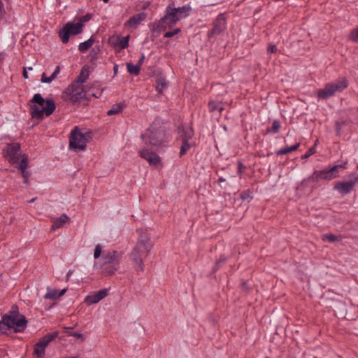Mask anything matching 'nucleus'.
I'll use <instances>...</instances> for the list:
<instances>
[{"label":"nucleus","instance_id":"nucleus-34","mask_svg":"<svg viewBox=\"0 0 358 358\" xmlns=\"http://www.w3.org/2000/svg\"><path fill=\"white\" fill-rule=\"evenodd\" d=\"M208 106L210 112H214L215 110H219L220 112H221L223 109V108L219 103H217L216 101H210L208 103Z\"/></svg>","mask_w":358,"mask_h":358},{"label":"nucleus","instance_id":"nucleus-44","mask_svg":"<svg viewBox=\"0 0 358 358\" xmlns=\"http://www.w3.org/2000/svg\"><path fill=\"white\" fill-rule=\"evenodd\" d=\"M6 13L3 3L1 0H0V18H2Z\"/></svg>","mask_w":358,"mask_h":358},{"label":"nucleus","instance_id":"nucleus-50","mask_svg":"<svg viewBox=\"0 0 358 358\" xmlns=\"http://www.w3.org/2000/svg\"><path fill=\"white\" fill-rule=\"evenodd\" d=\"M242 166V164L241 162L238 163V166H239V171H238V173H241V167Z\"/></svg>","mask_w":358,"mask_h":358},{"label":"nucleus","instance_id":"nucleus-18","mask_svg":"<svg viewBox=\"0 0 358 358\" xmlns=\"http://www.w3.org/2000/svg\"><path fill=\"white\" fill-rule=\"evenodd\" d=\"M357 180H350L347 182H338L334 185V189L342 195H346L352 192L355 186Z\"/></svg>","mask_w":358,"mask_h":358},{"label":"nucleus","instance_id":"nucleus-43","mask_svg":"<svg viewBox=\"0 0 358 358\" xmlns=\"http://www.w3.org/2000/svg\"><path fill=\"white\" fill-rule=\"evenodd\" d=\"M267 50L268 53H275L277 52V46L274 44H268Z\"/></svg>","mask_w":358,"mask_h":358},{"label":"nucleus","instance_id":"nucleus-24","mask_svg":"<svg viewBox=\"0 0 358 358\" xmlns=\"http://www.w3.org/2000/svg\"><path fill=\"white\" fill-rule=\"evenodd\" d=\"M95 41V38L93 36H91L88 40L82 42L78 45V50L80 52H85L87 50H89L93 45Z\"/></svg>","mask_w":358,"mask_h":358},{"label":"nucleus","instance_id":"nucleus-26","mask_svg":"<svg viewBox=\"0 0 358 358\" xmlns=\"http://www.w3.org/2000/svg\"><path fill=\"white\" fill-rule=\"evenodd\" d=\"M168 87V83L164 77H159L156 81V90L159 93H162L164 90Z\"/></svg>","mask_w":358,"mask_h":358},{"label":"nucleus","instance_id":"nucleus-12","mask_svg":"<svg viewBox=\"0 0 358 358\" xmlns=\"http://www.w3.org/2000/svg\"><path fill=\"white\" fill-rule=\"evenodd\" d=\"M20 145L18 143H9L3 150V155L10 164H17L20 161Z\"/></svg>","mask_w":358,"mask_h":358},{"label":"nucleus","instance_id":"nucleus-8","mask_svg":"<svg viewBox=\"0 0 358 358\" xmlns=\"http://www.w3.org/2000/svg\"><path fill=\"white\" fill-rule=\"evenodd\" d=\"M340 165L334 166L329 169H324L322 171H315L311 176H310L306 180L312 181L313 182H318L322 180H331L338 176L337 170Z\"/></svg>","mask_w":358,"mask_h":358},{"label":"nucleus","instance_id":"nucleus-51","mask_svg":"<svg viewBox=\"0 0 358 358\" xmlns=\"http://www.w3.org/2000/svg\"><path fill=\"white\" fill-rule=\"evenodd\" d=\"M35 200H36V198H33L32 199H31V200H30V201H29L28 202H29V203H32V202H34Z\"/></svg>","mask_w":358,"mask_h":358},{"label":"nucleus","instance_id":"nucleus-13","mask_svg":"<svg viewBox=\"0 0 358 358\" xmlns=\"http://www.w3.org/2000/svg\"><path fill=\"white\" fill-rule=\"evenodd\" d=\"M57 336V333L56 332L52 334H47L41 338L38 342L36 343L34 346V353L37 355V357H42L44 355L45 348Z\"/></svg>","mask_w":358,"mask_h":358},{"label":"nucleus","instance_id":"nucleus-29","mask_svg":"<svg viewBox=\"0 0 358 358\" xmlns=\"http://www.w3.org/2000/svg\"><path fill=\"white\" fill-rule=\"evenodd\" d=\"M189 141H182V145L180 149L179 155L181 157L185 155L187 152L191 148L192 144L189 142Z\"/></svg>","mask_w":358,"mask_h":358},{"label":"nucleus","instance_id":"nucleus-33","mask_svg":"<svg viewBox=\"0 0 358 358\" xmlns=\"http://www.w3.org/2000/svg\"><path fill=\"white\" fill-rule=\"evenodd\" d=\"M348 38L352 42L358 43V26L350 31Z\"/></svg>","mask_w":358,"mask_h":358},{"label":"nucleus","instance_id":"nucleus-42","mask_svg":"<svg viewBox=\"0 0 358 358\" xmlns=\"http://www.w3.org/2000/svg\"><path fill=\"white\" fill-rule=\"evenodd\" d=\"M6 324L3 322V317L2 316V320L0 321V334H3L6 332Z\"/></svg>","mask_w":358,"mask_h":358},{"label":"nucleus","instance_id":"nucleus-41","mask_svg":"<svg viewBox=\"0 0 358 358\" xmlns=\"http://www.w3.org/2000/svg\"><path fill=\"white\" fill-rule=\"evenodd\" d=\"M22 178L24 179L23 182L24 183L27 184L28 182V180L29 178V173L27 171V169L24 170H20Z\"/></svg>","mask_w":358,"mask_h":358},{"label":"nucleus","instance_id":"nucleus-31","mask_svg":"<svg viewBox=\"0 0 358 358\" xmlns=\"http://www.w3.org/2000/svg\"><path fill=\"white\" fill-rule=\"evenodd\" d=\"M123 109V106L121 103L115 104L112 106V108L107 111L108 115H113L115 114H117L120 113Z\"/></svg>","mask_w":358,"mask_h":358},{"label":"nucleus","instance_id":"nucleus-19","mask_svg":"<svg viewBox=\"0 0 358 358\" xmlns=\"http://www.w3.org/2000/svg\"><path fill=\"white\" fill-rule=\"evenodd\" d=\"M147 15V13L145 12L134 15L124 22V25L125 27L136 29L143 21L145 20Z\"/></svg>","mask_w":358,"mask_h":358},{"label":"nucleus","instance_id":"nucleus-17","mask_svg":"<svg viewBox=\"0 0 358 358\" xmlns=\"http://www.w3.org/2000/svg\"><path fill=\"white\" fill-rule=\"evenodd\" d=\"M139 155L142 158L147 160L150 165L156 166L160 163V157L159 155L149 149H142L139 152Z\"/></svg>","mask_w":358,"mask_h":358},{"label":"nucleus","instance_id":"nucleus-47","mask_svg":"<svg viewBox=\"0 0 358 358\" xmlns=\"http://www.w3.org/2000/svg\"><path fill=\"white\" fill-rule=\"evenodd\" d=\"M22 76H23L24 79H27L28 78V73L27 72L26 69H24L23 73H22Z\"/></svg>","mask_w":358,"mask_h":358},{"label":"nucleus","instance_id":"nucleus-7","mask_svg":"<svg viewBox=\"0 0 358 358\" xmlns=\"http://www.w3.org/2000/svg\"><path fill=\"white\" fill-rule=\"evenodd\" d=\"M87 138L78 127L73 128L69 136V147L74 150H84L87 146Z\"/></svg>","mask_w":358,"mask_h":358},{"label":"nucleus","instance_id":"nucleus-53","mask_svg":"<svg viewBox=\"0 0 358 358\" xmlns=\"http://www.w3.org/2000/svg\"><path fill=\"white\" fill-rule=\"evenodd\" d=\"M28 69L31 71L33 69V68L32 67H29Z\"/></svg>","mask_w":358,"mask_h":358},{"label":"nucleus","instance_id":"nucleus-9","mask_svg":"<svg viewBox=\"0 0 358 358\" xmlns=\"http://www.w3.org/2000/svg\"><path fill=\"white\" fill-rule=\"evenodd\" d=\"M83 25L81 23H73L68 22L62 29L59 30L58 34L63 43H67L69 41L71 35H78L83 32Z\"/></svg>","mask_w":358,"mask_h":358},{"label":"nucleus","instance_id":"nucleus-49","mask_svg":"<svg viewBox=\"0 0 358 358\" xmlns=\"http://www.w3.org/2000/svg\"><path fill=\"white\" fill-rule=\"evenodd\" d=\"M225 181V179L220 177L219 179H218V182L220 183V182H224Z\"/></svg>","mask_w":358,"mask_h":358},{"label":"nucleus","instance_id":"nucleus-37","mask_svg":"<svg viewBox=\"0 0 358 358\" xmlns=\"http://www.w3.org/2000/svg\"><path fill=\"white\" fill-rule=\"evenodd\" d=\"M92 18V15L90 13H87L86 15L80 17L78 20V23H81L83 27H84L85 23L89 22Z\"/></svg>","mask_w":358,"mask_h":358},{"label":"nucleus","instance_id":"nucleus-1","mask_svg":"<svg viewBox=\"0 0 358 358\" xmlns=\"http://www.w3.org/2000/svg\"><path fill=\"white\" fill-rule=\"evenodd\" d=\"M152 247L153 244L148 234L141 231L136 246L129 255L131 260L135 264V270L137 273L144 271L143 259L150 254Z\"/></svg>","mask_w":358,"mask_h":358},{"label":"nucleus","instance_id":"nucleus-15","mask_svg":"<svg viewBox=\"0 0 358 358\" xmlns=\"http://www.w3.org/2000/svg\"><path fill=\"white\" fill-rule=\"evenodd\" d=\"M130 36L121 38L119 36H112L109 38L108 43L117 51H121L129 46V41Z\"/></svg>","mask_w":358,"mask_h":358},{"label":"nucleus","instance_id":"nucleus-21","mask_svg":"<svg viewBox=\"0 0 358 358\" xmlns=\"http://www.w3.org/2000/svg\"><path fill=\"white\" fill-rule=\"evenodd\" d=\"M66 292V289H63L61 291H58L55 289H51L50 287L47 288V292L44 295V298L45 299H57L59 298L60 296H63Z\"/></svg>","mask_w":358,"mask_h":358},{"label":"nucleus","instance_id":"nucleus-11","mask_svg":"<svg viewBox=\"0 0 358 358\" xmlns=\"http://www.w3.org/2000/svg\"><path fill=\"white\" fill-rule=\"evenodd\" d=\"M142 136L145 143L152 145H159L164 141L165 134L162 129L156 130L150 128Z\"/></svg>","mask_w":358,"mask_h":358},{"label":"nucleus","instance_id":"nucleus-45","mask_svg":"<svg viewBox=\"0 0 358 358\" xmlns=\"http://www.w3.org/2000/svg\"><path fill=\"white\" fill-rule=\"evenodd\" d=\"M73 336H74L75 338H82L83 340H84V338H83V334H80V333H78V332H75L72 334Z\"/></svg>","mask_w":358,"mask_h":358},{"label":"nucleus","instance_id":"nucleus-32","mask_svg":"<svg viewBox=\"0 0 358 358\" xmlns=\"http://www.w3.org/2000/svg\"><path fill=\"white\" fill-rule=\"evenodd\" d=\"M88 76V71L83 69L74 83H80V85H83V84L87 80Z\"/></svg>","mask_w":358,"mask_h":358},{"label":"nucleus","instance_id":"nucleus-20","mask_svg":"<svg viewBox=\"0 0 358 358\" xmlns=\"http://www.w3.org/2000/svg\"><path fill=\"white\" fill-rule=\"evenodd\" d=\"M50 220L52 222L51 229L55 230L62 227L66 222H69L70 217L64 213L59 217H52Z\"/></svg>","mask_w":358,"mask_h":358},{"label":"nucleus","instance_id":"nucleus-35","mask_svg":"<svg viewBox=\"0 0 358 358\" xmlns=\"http://www.w3.org/2000/svg\"><path fill=\"white\" fill-rule=\"evenodd\" d=\"M280 128V123L278 120H274L272 127L268 129L267 132L277 133Z\"/></svg>","mask_w":358,"mask_h":358},{"label":"nucleus","instance_id":"nucleus-23","mask_svg":"<svg viewBox=\"0 0 358 358\" xmlns=\"http://www.w3.org/2000/svg\"><path fill=\"white\" fill-rule=\"evenodd\" d=\"M180 134L182 141H189L194 136V131L190 127H182L180 129Z\"/></svg>","mask_w":358,"mask_h":358},{"label":"nucleus","instance_id":"nucleus-3","mask_svg":"<svg viewBox=\"0 0 358 358\" xmlns=\"http://www.w3.org/2000/svg\"><path fill=\"white\" fill-rule=\"evenodd\" d=\"M3 317L6 327L13 329L15 332H22L27 327V320L25 316L20 314L16 306H13L8 313Z\"/></svg>","mask_w":358,"mask_h":358},{"label":"nucleus","instance_id":"nucleus-38","mask_svg":"<svg viewBox=\"0 0 358 358\" xmlns=\"http://www.w3.org/2000/svg\"><path fill=\"white\" fill-rule=\"evenodd\" d=\"M180 31H181V30L180 28H176L172 31H166L164 34V37L171 38V37L174 36L175 35L179 34Z\"/></svg>","mask_w":358,"mask_h":358},{"label":"nucleus","instance_id":"nucleus-36","mask_svg":"<svg viewBox=\"0 0 358 358\" xmlns=\"http://www.w3.org/2000/svg\"><path fill=\"white\" fill-rule=\"evenodd\" d=\"M28 167V157L26 155L22 156L21 162L19 165L20 170L27 169Z\"/></svg>","mask_w":358,"mask_h":358},{"label":"nucleus","instance_id":"nucleus-2","mask_svg":"<svg viewBox=\"0 0 358 358\" xmlns=\"http://www.w3.org/2000/svg\"><path fill=\"white\" fill-rule=\"evenodd\" d=\"M33 103L30 112L33 118L41 120L44 115L48 117L55 110V103L52 99H45L41 94H35L30 100Z\"/></svg>","mask_w":358,"mask_h":358},{"label":"nucleus","instance_id":"nucleus-40","mask_svg":"<svg viewBox=\"0 0 358 358\" xmlns=\"http://www.w3.org/2000/svg\"><path fill=\"white\" fill-rule=\"evenodd\" d=\"M315 145L310 148L308 151L301 156V158L302 159H307L309 157H310L311 155H313V154L315 153Z\"/></svg>","mask_w":358,"mask_h":358},{"label":"nucleus","instance_id":"nucleus-6","mask_svg":"<svg viewBox=\"0 0 358 358\" xmlns=\"http://www.w3.org/2000/svg\"><path fill=\"white\" fill-rule=\"evenodd\" d=\"M182 18L178 16L177 10L173 9L171 6H168L166 8L164 16L158 22L157 27L161 30H166L173 27L177 22Z\"/></svg>","mask_w":358,"mask_h":358},{"label":"nucleus","instance_id":"nucleus-25","mask_svg":"<svg viewBox=\"0 0 358 358\" xmlns=\"http://www.w3.org/2000/svg\"><path fill=\"white\" fill-rule=\"evenodd\" d=\"M182 19L187 17L189 15L192 8L189 5H184L182 7L173 8Z\"/></svg>","mask_w":358,"mask_h":358},{"label":"nucleus","instance_id":"nucleus-46","mask_svg":"<svg viewBox=\"0 0 358 358\" xmlns=\"http://www.w3.org/2000/svg\"><path fill=\"white\" fill-rule=\"evenodd\" d=\"M144 59H145V56L144 55H142L141 58L139 59L138 62V64L137 65H139V67L141 68L143 61H144Z\"/></svg>","mask_w":358,"mask_h":358},{"label":"nucleus","instance_id":"nucleus-22","mask_svg":"<svg viewBox=\"0 0 358 358\" xmlns=\"http://www.w3.org/2000/svg\"><path fill=\"white\" fill-rule=\"evenodd\" d=\"M61 69L59 66H57L54 72L51 74L50 76L48 77L45 73H43L41 75V81L43 83H50L52 80H54L59 73H60Z\"/></svg>","mask_w":358,"mask_h":358},{"label":"nucleus","instance_id":"nucleus-16","mask_svg":"<svg viewBox=\"0 0 358 358\" xmlns=\"http://www.w3.org/2000/svg\"><path fill=\"white\" fill-rule=\"evenodd\" d=\"M108 294V289H102L98 292H90L85 299V302L87 305L97 303L101 300L106 297Z\"/></svg>","mask_w":358,"mask_h":358},{"label":"nucleus","instance_id":"nucleus-10","mask_svg":"<svg viewBox=\"0 0 358 358\" xmlns=\"http://www.w3.org/2000/svg\"><path fill=\"white\" fill-rule=\"evenodd\" d=\"M84 96L83 85H81L80 83H73L64 92V99L73 103L79 101Z\"/></svg>","mask_w":358,"mask_h":358},{"label":"nucleus","instance_id":"nucleus-28","mask_svg":"<svg viewBox=\"0 0 358 358\" xmlns=\"http://www.w3.org/2000/svg\"><path fill=\"white\" fill-rule=\"evenodd\" d=\"M322 239L324 241H328L330 243H333L335 241H340L342 239L341 236H338L331 234H323L322 236Z\"/></svg>","mask_w":358,"mask_h":358},{"label":"nucleus","instance_id":"nucleus-14","mask_svg":"<svg viewBox=\"0 0 358 358\" xmlns=\"http://www.w3.org/2000/svg\"><path fill=\"white\" fill-rule=\"evenodd\" d=\"M227 28V21L224 14L220 13L218 15L215 22H213V29L208 32L209 37L213 35H218L224 31Z\"/></svg>","mask_w":358,"mask_h":358},{"label":"nucleus","instance_id":"nucleus-54","mask_svg":"<svg viewBox=\"0 0 358 358\" xmlns=\"http://www.w3.org/2000/svg\"><path fill=\"white\" fill-rule=\"evenodd\" d=\"M266 358H268V357H266Z\"/></svg>","mask_w":358,"mask_h":358},{"label":"nucleus","instance_id":"nucleus-27","mask_svg":"<svg viewBox=\"0 0 358 358\" xmlns=\"http://www.w3.org/2000/svg\"><path fill=\"white\" fill-rule=\"evenodd\" d=\"M299 145H300L299 143H296V144H295L294 145L286 147L285 148H282V149L278 150L276 152V154L278 155H283L288 154L289 152H294L296 150H297L298 148L299 147Z\"/></svg>","mask_w":358,"mask_h":358},{"label":"nucleus","instance_id":"nucleus-48","mask_svg":"<svg viewBox=\"0 0 358 358\" xmlns=\"http://www.w3.org/2000/svg\"><path fill=\"white\" fill-rule=\"evenodd\" d=\"M117 69H118V66H117V64H115V65L114 66V67H113V71H114V73H117Z\"/></svg>","mask_w":358,"mask_h":358},{"label":"nucleus","instance_id":"nucleus-4","mask_svg":"<svg viewBox=\"0 0 358 358\" xmlns=\"http://www.w3.org/2000/svg\"><path fill=\"white\" fill-rule=\"evenodd\" d=\"M122 254L117 250L105 252L102 256V268L106 275L114 274L120 268Z\"/></svg>","mask_w":358,"mask_h":358},{"label":"nucleus","instance_id":"nucleus-39","mask_svg":"<svg viewBox=\"0 0 358 358\" xmlns=\"http://www.w3.org/2000/svg\"><path fill=\"white\" fill-rule=\"evenodd\" d=\"M102 252V246L100 244H97L95 246L94 252V258L98 259L101 257Z\"/></svg>","mask_w":358,"mask_h":358},{"label":"nucleus","instance_id":"nucleus-30","mask_svg":"<svg viewBox=\"0 0 358 358\" xmlns=\"http://www.w3.org/2000/svg\"><path fill=\"white\" fill-rule=\"evenodd\" d=\"M127 71L130 74H133L135 76H137L139 74L140 69H141V68L139 67V65H137V64L134 65L132 63H127Z\"/></svg>","mask_w":358,"mask_h":358},{"label":"nucleus","instance_id":"nucleus-5","mask_svg":"<svg viewBox=\"0 0 358 358\" xmlns=\"http://www.w3.org/2000/svg\"><path fill=\"white\" fill-rule=\"evenodd\" d=\"M348 86V80L345 78H341L333 83H327L324 88L317 90V96L319 99H327L334 96L336 92H342Z\"/></svg>","mask_w":358,"mask_h":358},{"label":"nucleus","instance_id":"nucleus-52","mask_svg":"<svg viewBox=\"0 0 358 358\" xmlns=\"http://www.w3.org/2000/svg\"><path fill=\"white\" fill-rule=\"evenodd\" d=\"M104 3H107L109 0H102Z\"/></svg>","mask_w":358,"mask_h":358}]
</instances>
